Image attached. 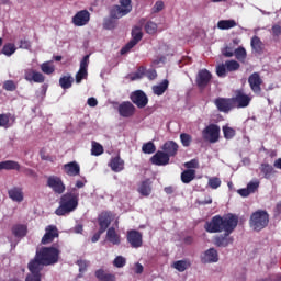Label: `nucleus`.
Returning <instances> with one entry per match:
<instances>
[{
	"instance_id": "f257e3e1",
	"label": "nucleus",
	"mask_w": 281,
	"mask_h": 281,
	"mask_svg": "<svg viewBox=\"0 0 281 281\" xmlns=\"http://www.w3.org/2000/svg\"><path fill=\"white\" fill-rule=\"evenodd\" d=\"M238 226V217L235 215H215L211 221L205 222L204 229L209 234H218L221 232H234Z\"/></svg>"
},
{
	"instance_id": "f03ea898",
	"label": "nucleus",
	"mask_w": 281,
	"mask_h": 281,
	"mask_svg": "<svg viewBox=\"0 0 281 281\" xmlns=\"http://www.w3.org/2000/svg\"><path fill=\"white\" fill-rule=\"evenodd\" d=\"M131 0H120V5H113L110 10V18L103 20L104 30H115L117 27V19L126 16L133 10Z\"/></svg>"
},
{
	"instance_id": "7ed1b4c3",
	"label": "nucleus",
	"mask_w": 281,
	"mask_h": 281,
	"mask_svg": "<svg viewBox=\"0 0 281 281\" xmlns=\"http://www.w3.org/2000/svg\"><path fill=\"white\" fill-rule=\"evenodd\" d=\"M80 201V193L77 188H72L70 191L63 194L59 199V206L55 210L56 216H65L71 214L78 209Z\"/></svg>"
},
{
	"instance_id": "20e7f679",
	"label": "nucleus",
	"mask_w": 281,
	"mask_h": 281,
	"mask_svg": "<svg viewBox=\"0 0 281 281\" xmlns=\"http://www.w3.org/2000/svg\"><path fill=\"white\" fill-rule=\"evenodd\" d=\"M36 255L40 260H43L46 267H49L58 262V258H60V250L54 246L42 247L38 251H36Z\"/></svg>"
},
{
	"instance_id": "39448f33",
	"label": "nucleus",
	"mask_w": 281,
	"mask_h": 281,
	"mask_svg": "<svg viewBox=\"0 0 281 281\" xmlns=\"http://www.w3.org/2000/svg\"><path fill=\"white\" fill-rule=\"evenodd\" d=\"M249 225L255 232H262V229L269 225V213L262 210L254 212L250 215Z\"/></svg>"
},
{
	"instance_id": "423d86ee",
	"label": "nucleus",
	"mask_w": 281,
	"mask_h": 281,
	"mask_svg": "<svg viewBox=\"0 0 281 281\" xmlns=\"http://www.w3.org/2000/svg\"><path fill=\"white\" fill-rule=\"evenodd\" d=\"M202 137L210 144H216L218 137H221V127L216 124H210L202 131Z\"/></svg>"
},
{
	"instance_id": "0eeeda50",
	"label": "nucleus",
	"mask_w": 281,
	"mask_h": 281,
	"mask_svg": "<svg viewBox=\"0 0 281 281\" xmlns=\"http://www.w3.org/2000/svg\"><path fill=\"white\" fill-rule=\"evenodd\" d=\"M47 188H50L55 194H64L67 188L65 187V182H63V178L58 176H48L46 179Z\"/></svg>"
},
{
	"instance_id": "6e6552de",
	"label": "nucleus",
	"mask_w": 281,
	"mask_h": 281,
	"mask_svg": "<svg viewBox=\"0 0 281 281\" xmlns=\"http://www.w3.org/2000/svg\"><path fill=\"white\" fill-rule=\"evenodd\" d=\"M234 109H247L251 102V98L247 95L243 90H237L235 97L231 98Z\"/></svg>"
},
{
	"instance_id": "1a4fd4ad",
	"label": "nucleus",
	"mask_w": 281,
	"mask_h": 281,
	"mask_svg": "<svg viewBox=\"0 0 281 281\" xmlns=\"http://www.w3.org/2000/svg\"><path fill=\"white\" fill-rule=\"evenodd\" d=\"M143 37L144 33H142V29L138 26L134 27L132 30V40L121 49L122 56H124V54H128V52H131V49H133V47H135Z\"/></svg>"
},
{
	"instance_id": "9d476101",
	"label": "nucleus",
	"mask_w": 281,
	"mask_h": 281,
	"mask_svg": "<svg viewBox=\"0 0 281 281\" xmlns=\"http://www.w3.org/2000/svg\"><path fill=\"white\" fill-rule=\"evenodd\" d=\"M126 239L133 249H139L144 245V236L139 231H127Z\"/></svg>"
},
{
	"instance_id": "9b49d317",
	"label": "nucleus",
	"mask_w": 281,
	"mask_h": 281,
	"mask_svg": "<svg viewBox=\"0 0 281 281\" xmlns=\"http://www.w3.org/2000/svg\"><path fill=\"white\" fill-rule=\"evenodd\" d=\"M130 100H132L133 104H135L137 109H146L148 105V95H146V92L142 90L132 92Z\"/></svg>"
},
{
	"instance_id": "f8f14e48",
	"label": "nucleus",
	"mask_w": 281,
	"mask_h": 281,
	"mask_svg": "<svg viewBox=\"0 0 281 281\" xmlns=\"http://www.w3.org/2000/svg\"><path fill=\"white\" fill-rule=\"evenodd\" d=\"M89 76V55H85L80 61V67L78 72L76 74V82L80 85L83 80H87Z\"/></svg>"
},
{
	"instance_id": "ddd939ff",
	"label": "nucleus",
	"mask_w": 281,
	"mask_h": 281,
	"mask_svg": "<svg viewBox=\"0 0 281 281\" xmlns=\"http://www.w3.org/2000/svg\"><path fill=\"white\" fill-rule=\"evenodd\" d=\"M210 82H212V72H210L207 69L199 70L195 77L196 87L200 89H205Z\"/></svg>"
},
{
	"instance_id": "4468645a",
	"label": "nucleus",
	"mask_w": 281,
	"mask_h": 281,
	"mask_svg": "<svg viewBox=\"0 0 281 281\" xmlns=\"http://www.w3.org/2000/svg\"><path fill=\"white\" fill-rule=\"evenodd\" d=\"M248 83L252 92H255L257 95H260L262 93V78L260 77L259 72H252L248 77Z\"/></svg>"
},
{
	"instance_id": "2eb2a0df",
	"label": "nucleus",
	"mask_w": 281,
	"mask_h": 281,
	"mask_svg": "<svg viewBox=\"0 0 281 281\" xmlns=\"http://www.w3.org/2000/svg\"><path fill=\"white\" fill-rule=\"evenodd\" d=\"M58 227H56V225H48L45 228V234L42 237L41 244L50 245V243H54L55 238H58Z\"/></svg>"
},
{
	"instance_id": "dca6fc26",
	"label": "nucleus",
	"mask_w": 281,
	"mask_h": 281,
	"mask_svg": "<svg viewBox=\"0 0 281 281\" xmlns=\"http://www.w3.org/2000/svg\"><path fill=\"white\" fill-rule=\"evenodd\" d=\"M89 21H91V13L87 10L78 11L72 18V23L76 27H82L83 25H87Z\"/></svg>"
},
{
	"instance_id": "f3484780",
	"label": "nucleus",
	"mask_w": 281,
	"mask_h": 281,
	"mask_svg": "<svg viewBox=\"0 0 281 281\" xmlns=\"http://www.w3.org/2000/svg\"><path fill=\"white\" fill-rule=\"evenodd\" d=\"M214 104L221 113H229L231 109H234L232 98H217Z\"/></svg>"
},
{
	"instance_id": "a211bd4d",
	"label": "nucleus",
	"mask_w": 281,
	"mask_h": 281,
	"mask_svg": "<svg viewBox=\"0 0 281 281\" xmlns=\"http://www.w3.org/2000/svg\"><path fill=\"white\" fill-rule=\"evenodd\" d=\"M232 232H225L223 235H216L214 237L215 247H229L234 244V237L229 236Z\"/></svg>"
},
{
	"instance_id": "6ab92c4d",
	"label": "nucleus",
	"mask_w": 281,
	"mask_h": 281,
	"mask_svg": "<svg viewBox=\"0 0 281 281\" xmlns=\"http://www.w3.org/2000/svg\"><path fill=\"white\" fill-rule=\"evenodd\" d=\"M45 267H47V265L38 258V255H35L34 259H32L27 265L29 271L37 276H41V270L45 269Z\"/></svg>"
},
{
	"instance_id": "aec40b11",
	"label": "nucleus",
	"mask_w": 281,
	"mask_h": 281,
	"mask_svg": "<svg viewBox=\"0 0 281 281\" xmlns=\"http://www.w3.org/2000/svg\"><path fill=\"white\" fill-rule=\"evenodd\" d=\"M121 117H133L135 115V105L131 101L122 102L117 108Z\"/></svg>"
},
{
	"instance_id": "412c9836",
	"label": "nucleus",
	"mask_w": 281,
	"mask_h": 281,
	"mask_svg": "<svg viewBox=\"0 0 281 281\" xmlns=\"http://www.w3.org/2000/svg\"><path fill=\"white\" fill-rule=\"evenodd\" d=\"M113 215L111 212H104L98 217V223H99V231L101 234H104L106 229H109V226L111 225Z\"/></svg>"
},
{
	"instance_id": "4be33fe9",
	"label": "nucleus",
	"mask_w": 281,
	"mask_h": 281,
	"mask_svg": "<svg viewBox=\"0 0 281 281\" xmlns=\"http://www.w3.org/2000/svg\"><path fill=\"white\" fill-rule=\"evenodd\" d=\"M150 164L154 166H168L170 164V158L168 157V154L158 150L151 158Z\"/></svg>"
},
{
	"instance_id": "5701e85b",
	"label": "nucleus",
	"mask_w": 281,
	"mask_h": 281,
	"mask_svg": "<svg viewBox=\"0 0 281 281\" xmlns=\"http://www.w3.org/2000/svg\"><path fill=\"white\" fill-rule=\"evenodd\" d=\"M162 153L165 155H168V157H176L177 153H179V144H177L175 140H167L162 145Z\"/></svg>"
},
{
	"instance_id": "b1692460",
	"label": "nucleus",
	"mask_w": 281,
	"mask_h": 281,
	"mask_svg": "<svg viewBox=\"0 0 281 281\" xmlns=\"http://www.w3.org/2000/svg\"><path fill=\"white\" fill-rule=\"evenodd\" d=\"M64 171L68 177H78L80 175V165L76 161L68 162L64 165Z\"/></svg>"
},
{
	"instance_id": "393cba45",
	"label": "nucleus",
	"mask_w": 281,
	"mask_h": 281,
	"mask_svg": "<svg viewBox=\"0 0 281 281\" xmlns=\"http://www.w3.org/2000/svg\"><path fill=\"white\" fill-rule=\"evenodd\" d=\"M11 233L15 238H25V236H27V225L15 224L12 226Z\"/></svg>"
},
{
	"instance_id": "a878e982",
	"label": "nucleus",
	"mask_w": 281,
	"mask_h": 281,
	"mask_svg": "<svg viewBox=\"0 0 281 281\" xmlns=\"http://www.w3.org/2000/svg\"><path fill=\"white\" fill-rule=\"evenodd\" d=\"M202 262H204V265H207L210 262H218V251L214 248H210L204 252V256L202 257Z\"/></svg>"
},
{
	"instance_id": "bb28decb",
	"label": "nucleus",
	"mask_w": 281,
	"mask_h": 281,
	"mask_svg": "<svg viewBox=\"0 0 281 281\" xmlns=\"http://www.w3.org/2000/svg\"><path fill=\"white\" fill-rule=\"evenodd\" d=\"M9 199L11 201H15L16 203H21L23 201V189L21 187H13L8 191Z\"/></svg>"
},
{
	"instance_id": "cd10ccee",
	"label": "nucleus",
	"mask_w": 281,
	"mask_h": 281,
	"mask_svg": "<svg viewBox=\"0 0 281 281\" xmlns=\"http://www.w3.org/2000/svg\"><path fill=\"white\" fill-rule=\"evenodd\" d=\"M106 240L112 245H120L122 243L120 234H117V231H115V227L108 228Z\"/></svg>"
},
{
	"instance_id": "c85d7f7f",
	"label": "nucleus",
	"mask_w": 281,
	"mask_h": 281,
	"mask_svg": "<svg viewBox=\"0 0 281 281\" xmlns=\"http://www.w3.org/2000/svg\"><path fill=\"white\" fill-rule=\"evenodd\" d=\"M0 170H16L21 171V165L14 160H5L0 162Z\"/></svg>"
},
{
	"instance_id": "c756f323",
	"label": "nucleus",
	"mask_w": 281,
	"mask_h": 281,
	"mask_svg": "<svg viewBox=\"0 0 281 281\" xmlns=\"http://www.w3.org/2000/svg\"><path fill=\"white\" fill-rule=\"evenodd\" d=\"M94 276L99 281H116L115 274L109 273L103 269L97 270Z\"/></svg>"
},
{
	"instance_id": "7c9ffc66",
	"label": "nucleus",
	"mask_w": 281,
	"mask_h": 281,
	"mask_svg": "<svg viewBox=\"0 0 281 281\" xmlns=\"http://www.w3.org/2000/svg\"><path fill=\"white\" fill-rule=\"evenodd\" d=\"M110 168L113 172H122V170H124V160H122L120 156L112 158L110 161Z\"/></svg>"
},
{
	"instance_id": "2f4dec72",
	"label": "nucleus",
	"mask_w": 281,
	"mask_h": 281,
	"mask_svg": "<svg viewBox=\"0 0 281 281\" xmlns=\"http://www.w3.org/2000/svg\"><path fill=\"white\" fill-rule=\"evenodd\" d=\"M196 179V170L194 169H186L181 172V181L182 183H191Z\"/></svg>"
},
{
	"instance_id": "473e14b6",
	"label": "nucleus",
	"mask_w": 281,
	"mask_h": 281,
	"mask_svg": "<svg viewBox=\"0 0 281 281\" xmlns=\"http://www.w3.org/2000/svg\"><path fill=\"white\" fill-rule=\"evenodd\" d=\"M260 172L263 175V179H271L276 175L273 166L269 164H261L259 167Z\"/></svg>"
},
{
	"instance_id": "72a5a7b5",
	"label": "nucleus",
	"mask_w": 281,
	"mask_h": 281,
	"mask_svg": "<svg viewBox=\"0 0 281 281\" xmlns=\"http://www.w3.org/2000/svg\"><path fill=\"white\" fill-rule=\"evenodd\" d=\"M137 192H139L142 196H148L151 194L153 187H150V180L143 181L138 187Z\"/></svg>"
},
{
	"instance_id": "f704fd0d",
	"label": "nucleus",
	"mask_w": 281,
	"mask_h": 281,
	"mask_svg": "<svg viewBox=\"0 0 281 281\" xmlns=\"http://www.w3.org/2000/svg\"><path fill=\"white\" fill-rule=\"evenodd\" d=\"M169 85L170 82L168 81V79H165L159 85L153 87V92L155 93V95H164V93H166V91L168 90Z\"/></svg>"
},
{
	"instance_id": "c9c22d12",
	"label": "nucleus",
	"mask_w": 281,
	"mask_h": 281,
	"mask_svg": "<svg viewBox=\"0 0 281 281\" xmlns=\"http://www.w3.org/2000/svg\"><path fill=\"white\" fill-rule=\"evenodd\" d=\"M16 53V45L14 43H5L1 49V54H3L4 56H8V58H10V56H13V54Z\"/></svg>"
},
{
	"instance_id": "e433bc0d",
	"label": "nucleus",
	"mask_w": 281,
	"mask_h": 281,
	"mask_svg": "<svg viewBox=\"0 0 281 281\" xmlns=\"http://www.w3.org/2000/svg\"><path fill=\"white\" fill-rule=\"evenodd\" d=\"M192 263H190V261L188 260H178L173 262V269H176L180 273H183V271H186L187 269H190Z\"/></svg>"
},
{
	"instance_id": "4c0bfd02",
	"label": "nucleus",
	"mask_w": 281,
	"mask_h": 281,
	"mask_svg": "<svg viewBox=\"0 0 281 281\" xmlns=\"http://www.w3.org/2000/svg\"><path fill=\"white\" fill-rule=\"evenodd\" d=\"M217 27L218 30H232V27H236V20H220Z\"/></svg>"
},
{
	"instance_id": "58836bf2",
	"label": "nucleus",
	"mask_w": 281,
	"mask_h": 281,
	"mask_svg": "<svg viewBox=\"0 0 281 281\" xmlns=\"http://www.w3.org/2000/svg\"><path fill=\"white\" fill-rule=\"evenodd\" d=\"M251 48L257 54H262V41L257 35L252 36L250 42Z\"/></svg>"
},
{
	"instance_id": "ea45409f",
	"label": "nucleus",
	"mask_w": 281,
	"mask_h": 281,
	"mask_svg": "<svg viewBox=\"0 0 281 281\" xmlns=\"http://www.w3.org/2000/svg\"><path fill=\"white\" fill-rule=\"evenodd\" d=\"M71 85H74V77L70 75L60 77L59 86L61 89H71Z\"/></svg>"
},
{
	"instance_id": "a19ab883",
	"label": "nucleus",
	"mask_w": 281,
	"mask_h": 281,
	"mask_svg": "<svg viewBox=\"0 0 281 281\" xmlns=\"http://www.w3.org/2000/svg\"><path fill=\"white\" fill-rule=\"evenodd\" d=\"M233 54L239 63H245V60H247V50L243 46L235 49Z\"/></svg>"
},
{
	"instance_id": "79ce46f5",
	"label": "nucleus",
	"mask_w": 281,
	"mask_h": 281,
	"mask_svg": "<svg viewBox=\"0 0 281 281\" xmlns=\"http://www.w3.org/2000/svg\"><path fill=\"white\" fill-rule=\"evenodd\" d=\"M146 76V67L139 66L136 72L130 75V80L135 81V80H142Z\"/></svg>"
},
{
	"instance_id": "37998d69",
	"label": "nucleus",
	"mask_w": 281,
	"mask_h": 281,
	"mask_svg": "<svg viewBox=\"0 0 281 281\" xmlns=\"http://www.w3.org/2000/svg\"><path fill=\"white\" fill-rule=\"evenodd\" d=\"M104 153V147L98 143V142H92V148H91V155L94 157H100Z\"/></svg>"
},
{
	"instance_id": "c03bdc74",
	"label": "nucleus",
	"mask_w": 281,
	"mask_h": 281,
	"mask_svg": "<svg viewBox=\"0 0 281 281\" xmlns=\"http://www.w3.org/2000/svg\"><path fill=\"white\" fill-rule=\"evenodd\" d=\"M225 67H226V71H238V69H240V64L234 59L232 60H226L225 61Z\"/></svg>"
},
{
	"instance_id": "a18cd8bd",
	"label": "nucleus",
	"mask_w": 281,
	"mask_h": 281,
	"mask_svg": "<svg viewBox=\"0 0 281 281\" xmlns=\"http://www.w3.org/2000/svg\"><path fill=\"white\" fill-rule=\"evenodd\" d=\"M142 150L145 155H153V153L157 150V147L155 146V143L148 142L142 146Z\"/></svg>"
},
{
	"instance_id": "49530a36",
	"label": "nucleus",
	"mask_w": 281,
	"mask_h": 281,
	"mask_svg": "<svg viewBox=\"0 0 281 281\" xmlns=\"http://www.w3.org/2000/svg\"><path fill=\"white\" fill-rule=\"evenodd\" d=\"M222 131L224 133L225 139H234V137H236V130L233 127L225 125L222 127Z\"/></svg>"
},
{
	"instance_id": "de8ad7c7",
	"label": "nucleus",
	"mask_w": 281,
	"mask_h": 281,
	"mask_svg": "<svg viewBox=\"0 0 281 281\" xmlns=\"http://www.w3.org/2000/svg\"><path fill=\"white\" fill-rule=\"evenodd\" d=\"M180 142L184 148L190 147V144H192V135L188 133L180 134Z\"/></svg>"
},
{
	"instance_id": "09e8293b",
	"label": "nucleus",
	"mask_w": 281,
	"mask_h": 281,
	"mask_svg": "<svg viewBox=\"0 0 281 281\" xmlns=\"http://www.w3.org/2000/svg\"><path fill=\"white\" fill-rule=\"evenodd\" d=\"M41 69L43 74H46L47 76H50V74H54V71H56V68L54 67V65L49 64V61L43 63L41 65Z\"/></svg>"
},
{
	"instance_id": "8fccbe9b",
	"label": "nucleus",
	"mask_w": 281,
	"mask_h": 281,
	"mask_svg": "<svg viewBox=\"0 0 281 281\" xmlns=\"http://www.w3.org/2000/svg\"><path fill=\"white\" fill-rule=\"evenodd\" d=\"M221 178L212 177L209 179L207 186L211 187L212 190H218L221 188Z\"/></svg>"
},
{
	"instance_id": "3c124183",
	"label": "nucleus",
	"mask_w": 281,
	"mask_h": 281,
	"mask_svg": "<svg viewBox=\"0 0 281 281\" xmlns=\"http://www.w3.org/2000/svg\"><path fill=\"white\" fill-rule=\"evenodd\" d=\"M113 265L114 267H116V269H122V267H126V258H124L123 256H117L113 260Z\"/></svg>"
},
{
	"instance_id": "603ef678",
	"label": "nucleus",
	"mask_w": 281,
	"mask_h": 281,
	"mask_svg": "<svg viewBox=\"0 0 281 281\" xmlns=\"http://www.w3.org/2000/svg\"><path fill=\"white\" fill-rule=\"evenodd\" d=\"M145 31L147 34H156L157 33V23L149 21L145 24Z\"/></svg>"
},
{
	"instance_id": "864d4df0",
	"label": "nucleus",
	"mask_w": 281,
	"mask_h": 281,
	"mask_svg": "<svg viewBox=\"0 0 281 281\" xmlns=\"http://www.w3.org/2000/svg\"><path fill=\"white\" fill-rule=\"evenodd\" d=\"M0 127L10 128V115L0 114Z\"/></svg>"
},
{
	"instance_id": "5fc2aeb1",
	"label": "nucleus",
	"mask_w": 281,
	"mask_h": 281,
	"mask_svg": "<svg viewBox=\"0 0 281 281\" xmlns=\"http://www.w3.org/2000/svg\"><path fill=\"white\" fill-rule=\"evenodd\" d=\"M2 88L4 91H16V83L13 80H7L3 82Z\"/></svg>"
},
{
	"instance_id": "6e6d98bb",
	"label": "nucleus",
	"mask_w": 281,
	"mask_h": 281,
	"mask_svg": "<svg viewBox=\"0 0 281 281\" xmlns=\"http://www.w3.org/2000/svg\"><path fill=\"white\" fill-rule=\"evenodd\" d=\"M216 74L218 78H225L227 76V66L225 64H221L216 67Z\"/></svg>"
},
{
	"instance_id": "4d7b16f0",
	"label": "nucleus",
	"mask_w": 281,
	"mask_h": 281,
	"mask_svg": "<svg viewBox=\"0 0 281 281\" xmlns=\"http://www.w3.org/2000/svg\"><path fill=\"white\" fill-rule=\"evenodd\" d=\"M21 172L25 175V177H30L31 179H36L38 177V173L34 169H30L27 167L22 168Z\"/></svg>"
},
{
	"instance_id": "13d9d810",
	"label": "nucleus",
	"mask_w": 281,
	"mask_h": 281,
	"mask_svg": "<svg viewBox=\"0 0 281 281\" xmlns=\"http://www.w3.org/2000/svg\"><path fill=\"white\" fill-rule=\"evenodd\" d=\"M77 265L79 267L80 273H85V271H87V268L89 267V261L79 259L77 260Z\"/></svg>"
},
{
	"instance_id": "bf43d9fd",
	"label": "nucleus",
	"mask_w": 281,
	"mask_h": 281,
	"mask_svg": "<svg viewBox=\"0 0 281 281\" xmlns=\"http://www.w3.org/2000/svg\"><path fill=\"white\" fill-rule=\"evenodd\" d=\"M258 188H260V181H255V182H249L247 184V189L250 191V194H254V192H256L258 190Z\"/></svg>"
},
{
	"instance_id": "052dcab7",
	"label": "nucleus",
	"mask_w": 281,
	"mask_h": 281,
	"mask_svg": "<svg viewBox=\"0 0 281 281\" xmlns=\"http://www.w3.org/2000/svg\"><path fill=\"white\" fill-rule=\"evenodd\" d=\"M184 168H187V170H192V168H199V160L191 159L190 161L184 162Z\"/></svg>"
},
{
	"instance_id": "680f3d73",
	"label": "nucleus",
	"mask_w": 281,
	"mask_h": 281,
	"mask_svg": "<svg viewBox=\"0 0 281 281\" xmlns=\"http://www.w3.org/2000/svg\"><path fill=\"white\" fill-rule=\"evenodd\" d=\"M32 82L43 83L45 82V76L41 72L35 71Z\"/></svg>"
},
{
	"instance_id": "e2e57ef3",
	"label": "nucleus",
	"mask_w": 281,
	"mask_h": 281,
	"mask_svg": "<svg viewBox=\"0 0 281 281\" xmlns=\"http://www.w3.org/2000/svg\"><path fill=\"white\" fill-rule=\"evenodd\" d=\"M47 151L45 150V148H42L40 150V157L42 159V161H54V158H52V156L46 154Z\"/></svg>"
},
{
	"instance_id": "0e129e2a",
	"label": "nucleus",
	"mask_w": 281,
	"mask_h": 281,
	"mask_svg": "<svg viewBox=\"0 0 281 281\" xmlns=\"http://www.w3.org/2000/svg\"><path fill=\"white\" fill-rule=\"evenodd\" d=\"M222 54L225 58H232L234 56V48L226 46L222 49Z\"/></svg>"
},
{
	"instance_id": "69168bd1",
	"label": "nucleus",
	"mask_w": 281,
	"mask_h": 281,
	"mask_svg": "<svg viewBox=\"0 0 281 281\" xmlns=\"http://www.w3.org/2000/svg\"><path fill=\"white\" fill-rule=\"evenodd\" d=\"M32 47V43L29 40H20V49H30Z\"/></svg>"
},
{
	"instance_id": "338daca9",
	"label": "nucleus",
	"mask_w": 281,
	"mask_h": 281,
	"mask_svg": "<svg viewBox=\"0 0 281 281\" xmlns=\"http://www.w3.org/2000/svg\"><path fill=\"white\" fill-rule=\"evenodd\" d=\"M25 281H41V274L31 272L30 274L26 276Z\"/></svg>"
},
{
	"instance_id": "774afa93",
	"label": "nucleus",
	"mask_w": 281,
	"mask_h": 281,
	"mask_svg": "<svg viewBox=\"0 0 281 281\" xmlns=\"http://www.w3.org/2000/svg\"><path fill=\"white\" fill-rule=\"evenodd\" d=\"M272 35L273 36H280L281 35V26L276 24L272 26Z\"/></svg>"
}]
</instances>
